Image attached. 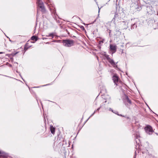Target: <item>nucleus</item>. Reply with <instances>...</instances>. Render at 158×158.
Returning a JSON list of instances; mask_svg holds the SVG:
<instances>
[{"label":"nucleus","instance_id":"8fccbe9b","mask_svg":"<svg viewBox=\"0 0 158 158\" xmlns=\"http://www.w3.org/2000/svg\"><path fill=\"white\" fill-rule=\"evenodd\" d=\"M42 39L43 40H44V39H46V38H44V37H42Z\"/></svg>","mask_w":158,"mask_h":158},{"label":"nucleus","instance_id":"6ab92c4d","mask_svg":"<svg viewBox=\"0 0 158 158\" xmlns=\"http://www.w3.org/2000/svg\"><path fill=\"white\" fill-rule=\"evenodd\" d=\"M38 39L39 38L35 35H33L31 38V40H32L37 41L38 40Z\"/></svg>","mask_w":158,"mask_h":158},{"label":"nucleus","instance_id":"412c9836","mask_svg":"<svg viewBox=\"0 0 158 158\" xmlns=\"http://www.w3.org/2000/svg\"><path fill=\"white\" fill-rule=\"evenodd\" d=\"M48 37H52V38H53L54 36V33H50L48 35H46Z\"/></svg>","mask_w":158,"mask_h":158},{"label":"nucleus","instance_id":"603ef678","mask_svg":"<svg viewBox=\"0 0 158 158\" xmlns=\"http://www.w3.org/2000/svg\"><path fill=\"white\" fill-rule=\"evenodd\" d=\"M95 2L97 4L98 3L97 2V0H94Z\"/></svg>","mask_w":158,"mask_h":158},{"label":"nucleus","instance_id":"9b49d317","mask_svg":"<svg viewBox=\"0 0 158 158\" xmlns=\"http://www.w3.org/2000/svg\"><path fill=\"white\" fill-rule=\"evenodd\" d=\"M119 19V14L117 12H116L114 13V16L112 20V22H113V23H114L116 20L118 21V19Z\"/></svg>","mask_w":158,"mask_h":158},{"label":"nucleus","instance_id":"c9c22d12","mask_svg":"<svg viewBox=\"0 0 158 158\" xmlns=\"http://www.w3.org/2000/svg\"><path fill=\"white\" fill-rule=\"evenodd\" d=\"M89 118H90L89 117V118L85 122L84 125L88 121V120L89 119Z\"/></svg>","mask_w":158,"mask_h":158},{"label":"nucleus","instance_id":"423d86ee","mask_svg":"<svg viewBox=\"0 0 158 158\" xmlns=\"http://www.w3.org/2000/svg\"><path fill=\"white\" fill-rule=\"evenodd\" d=\"M117 46L116 45L110 44V49L112 52V54L115 53L117 51Z\"/></svg>","mask_w":158,"mask_h":158},{"label":"nucleus","instance_id":"a878e982","mask_svg":"<svg viewBox=\"0 0 158 158\" xmlns=\"http://www.w3.org/2000/svg\"><path fill=\"white\" fill-rule=\"evenodd\" d=\"M50 85V84H46L45 85H41L40 86L35 87H34V88H39V87H40L46 86H47V85Z\"/></svg>","mask_w":158,"mask_h":158},{"label":"nucleus","instance_id":"6e6552de","mask_svg":"<svg viewBox=\"0 0 158 158\" xmlns=\"http://www.w3.org/2000/svg\"><path fill=\"white\" fill-rule=\"evenodd\" d=\"M112 78L114 84L117 85V83H118L119 79V77L118 75L116 74H114V75L112 76Z\"/></svg>","mask_w":158,"mask_h":158},{"label":"nucleus","instance_id":"4be33fe9","mask_svg":"<svg viewBox=\"0 0 158 158\" xmlns=\"http://www.w3.org/2000/svg\"><path fill=\"white\" fill-rule=\"evenodd\" d=\"M109 110L110 111H111L113 113L115 114H118V112L117 111H114L111 108H110L109 109Z\"/></svg>","mask_w":158,"mask_h":158},{"label":"nucleus","instance_id":"1a4fd4ad","mask_svg":"<svg viewBox=\"0 0 158 158\" xmlns=\"http://www.w3.org/2000/svg\"><path fill=\"white\" fill-rule=\"evenodd\" d=\"M120 27L122 29H126L127 28V26L126 24V23L124 21H122L120 22L119 24Z\"/></svg>","mask_w":158,"mask_h":158},{"label":"nucleus","instance_id":"3c124183","mask_svg":"<svg viewBox=\"0 0 158 158\" xmlns=\"http://www.w3.org/2000/svg\"><path fill=\"white\" fill-rule=\"evenodd\" d=\"M9 66H10V67H11L12 66V65H11V64H9Z\"/></svg>","mask_w":158,"mask_h":158},{"label":"nucleus","instance_id":"20e7f679","mask_svg":"<svg viewBox=\"0 0 158 158\" xmlns=\"http://www.w3.org/2000/svg\"><path fill=\"white\" fill-rule=\"evenodd\" d=\"M38 6L41 9L42 12H45L46 11L44 3L41 0H36Z\"/></svg>","mask_w":158,"mask_h":158},{"label":"nucleus","instance_id":"f704fd0d","mask_svg":"<svg viewBox=\"0 0 158 158\" xmlns=\"http://www.w3.org/2000/svg\"><path fill=\"white\" fill-rule=\"evenodd\" d=\"M6 56H8V57H10V56H11V55H10V54H6Z\"/></svg>","mask_w":158,"mask_h":158},{"label":"nucleus","instance_id":"864d4df0","mask_svg":"<svg viewBox=\"0 0 158 158\" xmlns=\"http://www.w3.org/2000/svg\"><path fill=\"white\" fill-rule=\"evenodd\" d=\"M15 64H18V63L17 62H14V63Z\"/></svg>","mask_w":158,"mask_h":158},{"label":"nucleus","instance_id":"9d476101","mask_svg":"<svg viewBox=\"0 0 158 158\" xmlns=\"http://www.w3.org/2000/svg\"><path fill=\"white\" fill-rule=\"evenodd\" d=\"M123 102L126 105V102H127L130 104L131 103V102L128 96L126 94H125V96L123 98Z\"/></svg>","mask_w":158,"mask_h":158},{"label":"nucleus","instance_id":"0e129e2a","mask_svg":"<svg viewBox=\"0 0 158 158\" xmlns=\"http://www.w3.org/2000/svg\"><path fill=\"white\" fill-rule=\"evenodd\" d=\"M106 102V101L105 102Z\"/></svg>","mask_w":158,"mask_h":158},{"label":"nucleus","instance_id":"bf43d9fd","mask_svg":"<svg viewBox=\"0 0 158 158\" xmlns=\"http://www.w3.org/2000/svg\"><path fill=\"white\" fill-rule=\"evenodd\" d=\"M156 134L157 135H158V133H156Z\"/></svg>","mask_w":158,"mask_h":158},{"label":"nucleus","instance_id":"72a5a7b5","mask_svg":"<svg viewBox=\"0 0 158 158\" xmlns=\"http://www.w3.org/2000/svg\"><path fill=\"white\" fill-rule=\"evenodd\" d=\"M107 31H108V32L109 33V35H110V33H111V31L110 30V29H107Z\"/></svg>","mask_w":158,"mask_h":158},{"label":"nucleus","instance_id":"2f4dec72","mask_svg":"<svg viewBox=\"0 0 158 158\" xmlns=\"http://www.w3.org/2000/svg\"><path fill=\"white\" fill-rule=\"evenodd\" d=\"M117 114V115H118V116H122V117H125L123 115L121 114H119L118 113V114Z\"/></svg>","mask_w":158,"mask_h":158},{"label":"nucleus","instance_id":"ddd939ff","mask_svg":"<svg viewBox=\"0 0 158 158\" xmlns=\"http://www.w3.org/2000/svg\"><path fill=\"white\" fill-rule=\"evenodd\" d=\"M8 156V154L4 152L0 151V156L4 158H5L7 157Z\"/></svg>","mask_w":158,"mask_h":158},{"label":"nucleus","instance_id":"4d7b16f0","mask_svg":"<svg viewBox=\"0 0 158 158\" xmlns=\"http://www.w3.org/2000/svg\"><path fill=\"white\" fill-rule=\"evenodd\" d=\"M100 8H99V10H98V12H99V11H100Z\"/></svg>","mask_w":158,"mask_h":158},{"label":"nucleus","instance_id":"2eb2a0df","mask_svg":"<svg viewBox=\"0 0 158 158\" xmlns=\"http://www.w3.org/2000/svg\"><path fill=\"white\" fill-rule=\"evenodd\" d=\"M50 10L52 13L54 15H56V10L54 7H52L50 9Z\"/></svg>","mask_w":158,"mask_h":158},{"label":"nucleus","instance_id":"cd10ccee","mask_svg":"<svg viewBox=\"0 0 158 158\" xmlns=\"http://www.w3.org/2000/svg\"><path fill=\"white\" fill-rule=\"evenodd\" d=\"M149 156H150V158H156V157H155L154 156H153L151 154H149Z\"/></svg>","mask_w":158,"mask_h":158},{"label":"nucleus","instance_id":"a18cd8bd","mask_svg":"<svg viewBox=\"0 0 158 158\" xmlns=\"http://www.w3.org/2000/svg\"><path fill=\"white\" fill-rule=\"evenodd\" d=\"M148 108H149V109H150V110L151 111H152L153 112V113H154L155 114H155L154 112H153V111H152V110L150 109V107H148Z\"/></svg>","mask_w":158,"mask_h":158},{"label":"nucleus","instance_id":"c85d7f7f","mask_svg":"<svg viewBox=\"0 0 158 158\" xmlns=\"http://www.w3.org/2000/svg\"><path fill=\"white\" fill-rule=\"evenodd\" d=\"M96 112V110H95L94 112L91 114V115L89 117L90 118L91 117L93 116L95 113Z\"/></svg>","mask_w":158,"mask_h":158},{"label":"nucleus","instance_id":"49530a36","mask_svg":"<svg viewBox=\"0 0 158 158\" xmlns=\"http://www.w3.org/2000/svg\"><path fill=\"white\" fill-rule=\"evenodd\" d=\"M5 52H0V54L4 53Z\"/></svg>","mask_w":158,"mask_h":158},{"label":"nucleus","instance_id":"c756f323","mask_svg":"<svg viewBox=\"0 0 158 158\" xmlns=\"http://www.w3.org/2000/svg\"><path fill=\"white\" fill-rule=\"evenodd\" d=\"M42 127L43 128H42V130H43V131H45L46 130V127Z\"/></svg>","mask_w":158,"mask_h":158},{"label":"nucleus","instance_id":"58836bf2","mask_svg":"<svg viewBox=\"0 0 158 158\" xmlns=\"http://www.w3.org/2000/svg\"><path fill=\"white\" fill-rule=\"evenodd\" d=\"M97 47L98 48L100 49L101 48V45H98L97 46Z\"/></svg>","mask_w":158,"mask_h":158},{"label":"nucleus","instance_id":"f03ea898","mask_svg":"<svg viewBox=\"0 0 158 158\" xmlns=\"http://www.w3.org/2000/svg\"><path fill=\"white\" fill-rule=\"evenodd\" d=\"M62 43L64 46L66 47H70L73 46L74 41L72 40L66 39L62 40Z\"/></svg>","mask_w":158,"mask_h":158},{"label":"nucleus","instance_id":"79ce46f5","mask_svg":"<svg viewBox=\"0 0 158 158\" xmlns=\"http://www.w3.org/2000/svg\"><path fill=\"white\" fill-rule=\"evenodd\" d=\"M141 151L143 154H144L145 153V152L144 151H143L142 149H141Z\"/></svg>","mask_w":158,"mask_h":158},{"label":"nucleus","instance_id":"f3484780","mask_svg":"<svg viewBox=\"0 0 158 158\" xmlns=\"http://www.w3.org/2000/svg\"><path fill=\"white\" fill-rule=\"evenodd\" d=\"M31 47V46H29L28 44L27 43L24 46V50L25 52L29 48Z\"/></svg>","mask_w":158,"mask_h":158},{"label":"nucleus","instance_id":"13d9d810","mask_svg":"<svg viewBox=\"0 0 158 158\" xmlns=\"http://www.w3.org/2000/svg\"><path fill=\"white\" fill-rule=\"evenodd\" d=\"M138 141H139V142L140 141L139 139H138Z\"/></svg>","mask_w":158,"mask_h":158},{"label":"nucleus","instance_id":"37998d69","mask_svg":"<svg viewBox=\"0 0 158 158\" xmlns=\"http://www.w3.org/2000/svg\"><path fill=\"white\" fill-rule=\"evenodd\" d=\"M66 31L67 32L68 34L69 35V34H70L69 32H68V30L67 29L66 30Z\"/></svg>","mask_w":158,"mask_h":158},{"label":"nucleus","instance_id":"09e8293b","mask_svg":"<svg viewBox=\"0 0 158 158\" xmlns=\"http://www.w3.org/2000/svg\"><path fill=\"white\" fill-rule=\"evenodd\" d=\"M7 37L8 38H9V41H10V42H12V41H11V40L10 39V38H9L8 37Z\"/></svg>","mask_w":158,"mask_h":158},{"label":"nucleus","instance_id":"680f3d73","mask_svg":"<svg viewBox=\"0 0 158 158\" xmlns=\"http://www.w3.org/2000/svg\"><path fill=\"white\" fill-rule=\"evenodd\" d=\"M138 153H139V150H138Z\"/></svg>","mask_w":158,"mask_h":158},{"label":"nucleus","instance_id":"de8ad7c7","mask_svg":"<svg viewBox=\"0 0 158 158\" xmlns=\"http://www.w3.org/2000/svg\"><path fill=\"white\" fill-rule=\"evenodd\" d=\"M83 117L82 118H81V122L83 120Z\"/></svg>","mask_w":158,"mask_h":158},{"label":"nucleus","instance_id":"4468645a","mask_svg":"<svg viewBox=\"0 0 158 158\" xmlns=\"http://www.w3.org/2000/svg\"><path fill=\"white\" fill-rule=\"evenodd\" d=\"M120 29H119L118 28H115V31L116 33L115 35H117V36H119L121 34V32L120 31Z\"/></svg>","mask_w":158,"mask_h":158},{"label":"nucleus","instance_id":"393cba45","mask_svg":"<svg viewBox=\"0 0 158 158\" xmlns=\"http://www.w3.org/2000/svg\"><path fill=\"white\" fill-rule=\"evenodd\" d=\"M18 53V52H16L15 53H13L10 54L11 56H12L13 57L16 54H17Z\"/></svg>","mask_w":158,"mask_h":158},{"label":"nucleus","instance_id":"39448f33","mask_svg":"<svg viewBox=\"0 0 158 158\" xmlns=\"http://www.w3.org/2000/svg\"><path fill=\"white\" fill-rule=\"evenodd\" d=\"M144 129L146 132L149 135L152 134V132H154L152 127L150 125H147L144 128Z\"/></svg>","mask_w":158,"mask_h":158},{"label":"nucleus","instance_id":"ea45409f","mask_svg":"<svg viewBox=\"0 0 158 158\" xmlns=\"http://www.w3.org/2000/svg\"><path fill=\"white\" fill-rule=\"evenodd\" d=\"M71 37L73 39H74L75 38H77V37L76 36H74V35L72 37L71 36Z\"/></svg>","mask_w":158,"mask_h":158},{"label":"nucleus","instance_id":"a211bd4d","mask_svg":"<svg viewBox=\"0 0 158 158\" xmlns=\"http://www.w3.org/2000/svg\"><path fill=\"white\" fill-rule=\"evenodd\" d=\"M50 130L51 133L52 134H54L55 133V128L53 126H51L50 127Z\"/></svg>","mask_w":158,"mask_h":158},{"label":"nucleus","instance_id":"6e6d98bb","mask_svg":"<svg viewBox=\"0 0 158 158\" xmlns=\"http://www.w3.org/2000/svg\"><path fill=\"white\" fill-rule=\"evenodd\" d=\"M126 74L127 75V72H126Z\"/></svg>","mask_w":158,"mask_h":158},{"label":"nucleus","instance_id":"338daca9","mask_svg":"<svg viewBox=\"0 0 158 158\" xmlns=\"http://www.w3.org/2000/svg\"><path fill=\"white\" fill-rule=\"evenodd\" d=\"M47 44H48V42H47Z\"/></svg>","mask_w":158,"mask_h":158},{"label":"nucleus","instance_id":"69168bd1","mask_svg":"<svg viewBox=\"0 0 158 158\" xmlns=\"http://www.w3.org/2000/svg\"><path fill=\"white\" fill-rule=\"evenodd\" d=\"M147 151H148V150H147Z\"/></svg>","mask_w":158,"mask_h":158},{"label":"nucleus","instance_id":"7c9ffc66","mask_svg":"<svg viewBox=\"0 0 158 158\" xmlns=\"http://www.w3.org/2000/svg\"><path fill=\"white\" fill-rule=\"evenodd\" d=\"M16 72H17V73H19V75H20V76L23 79V81H24V82H25V81L24 80H23V78H22V77L21 76V74H20V72H19H19H18V71H16Z\"/></svg>","mask_w":158,"mask_h":158},{"label":"nucleus","instance_id":"052dcab7","mask_svg":"<svg viewBox=\"0 0 158 158\" xmlns=\"http://www.w3.org/2000/svg\"><path fill=\"white\" fill-rule=\"evenodd\" d=\"M79 19H80V20H81V19L80 18H79Z\"/></svg>","mask_w":158,"mask_h":158},{"label":"nucleus","instance_id":"a19ab883","mask_svg":"<svg viewBox=\"0 0 158 158\" xmlns=\"http://www.w3.org/2000/svg\"><path fill=\"white\" fill-rule=\"evenodd\" d=\"M96 19H95L94 21L92 22V23H91V24H93L96 21Z\"/></svg>","mask_w":158,"mask_h":158},{"label":"nucleus","instance_id":"4c0bfd02","mask_svg":"<svg viewBox=\"0 0 158 158\" xmlns=\"http://www.w3.org/2000/svg\"><path fill=\"white\" fill-rule=\"evenodd\" d=\"M10 60L11 61H13V57H10Z\"/></svg>","mask_w":158,"mask_h":158},{"label":"nucleus","instance_id":"5fc2aeb1","mask_svg":"<svg viewBox=\"0 0 158 158\" xmlns=\"http://www.w3.org/2000/svg\"><path fill=\"white\" fill-rule=\"evenodd\" d=\"M53 103H55V104H56V105H57V104L55 102H53Z\"/></svg>","mask_w":158,"mask_h":158},{"label":"nucleus","instance_id":"e2e57ef3","mask_svg":"<svg viewBox=\"0 0 158 158\" xmlns=\"http://www.w3.org/2000/svg\"><path fill=\"white\" fill-rule=\"evenodd\" d=\"M147 106H148V107H149L148 105H147Z\"/></svg>","mask_w":158,"mask_h":158},{"label":"nucleus","instance_id":"7ed1b4c3","mask_svg":"<svg viewBox=\"0 0 158 158\" xmlns=\"http://www.w3.org/2000/svg\"><path fill=\"white\" fill-rule=\"evenodd\" d=\"M144 7L146 8L148 14L152 15L154 13V10L151 4L144 5Z\"/></svg>","mask_w":158,"mask_h":158},{"label":"nucleus","instance_id":"473e14b6","mask_svg":"<svg viewBox=\"0 0 158 158\" xmlns=\"http://www.w3.org/2000/svg\"><path fill=\"white\" fill-rule=\"evenodd\" d=\"M101 107V106H100L96 110H96V112L99 111Z\"/></svg>","mask_w":158,"mask_h":158},{"label":"nucleus","instance_id":"dca6fc26","mask_svg":"<svg viewBox=\"0 0 158 158\" xmlns=\"http://www.w3.org/2000/svg\"><path fill=\"white\" fill-rule=\"evenodd\" d=\"M137 26L139 27L141 24V22L138 19H135L134 22Z\"/></svg>","mask_w":158,"mask_h":158},{"label":"nucleus","instance_id":"b1692460","mask_svg":"<svg viewBox=\"0 0 158 158\" xmlns=\"http://www.w3.org/2000/svg\"><path fill=\"white\" fill-rule=\"evenodd\" d=\"M143 1L146 3V5H148L149 4H150L149 3V0H143Z\"/></svg>","mask_w":158,"mask_h":158},{"label":"nucleus","instance_id":"f8f14e48","mask_svg":"<svg viewBox=\"0 0 158 158\" xmlns=\"http://www.w3.org/2000/svg\"><path fill=\"white\" fill-rule=\"evenodd\" d=\"M139 136L137 135H135V140L136 142L137 145L135 146V148L136 149H141L140 147V144L139 142H138L136 140V139H139Z\"/></svg>","mask_w":158,"mask_h":158},{"label":"nucleus","instance_id":"0eeeda50","mask_svg":"<svg viewBox=\"0 0 158 158\" xmlns=\"http://www.w3.org/2000/svg\"><path fill=\"white\" fill-rule=\"evenodd\" d=\"M135 8L136 11H139L142 9V7H144V5H141L138 2L135 3Z\"/></svg>","mask_w":158,"mask_h":158},{"label":"nucleus","instance_id":"aec40b11","mask_svg":"<svg viewBox=\"0 0 158 158\" xmlns=\"http://www.w3.org/2000/svg\"><path fill=\"white\" fill-rule=\"evenodd\" d=\"M137 27V26L136 25V24H135V23L134 22L132 24L130 28L132 30L133 29L136 28Z\"/></svg>","mask_w":158,"mask_h":158},{"label":"nucleus","instance_id":"bb28decb","mask_svg":"<svg viewBox=\"0 0 158 158\" xmlns=\"http://www.w3.org/2000/svg\"><path fill=\"white\" fill-rule=\"evenodd\" d=\"M80 28H81V29L82 30H83V31H85V28L83 26H81V27H80Z\"/></svg>","mask_w":158,"mask_h":158},{"label":"nucleus","instance_id":"c03bdc74","mask_svg":"<svg viewBox=\"0 0 158 158\" xmlns=\"http://www.w3.org/2000/svg\"><path fill=\"white\" fill-rule=\"evenodd\" d=\"M148 108H149V109H150V110L151 111H152L153 112V113H154L155 114H155L154 112H153V111H152V110L150 109V107H148Z\"/></svg>","mask_w":158,"mask_h":158},{"label":"nucleus","instance_id":"f257e3e1","mask_svg":"<svg viewBox=\"0 0 158 158\" xmlns=\"http://www.w3.org/2000/svg\"><path fill=\"white\" fill-rule=\"evenodd\" d=\"M104 56L105 57L106 59L108 60V62L113 66L116 69L120 70V69L118 67L117 65L118 62H115L114 60L111 59L109 56L106 54L104 55Z\"/></svg>","mask_w":158,"mask_h":158},{"label":"nucleus","instance_id":"5701e85b","mask_svg":"<svg viewBox=\"0 0 158 158\" xmlns=\"http://www.w3.org/2000/svg\"><path fill=\"white\" fill-rule=\"evenodd\" d=\"M105 41L104 39H102V40H100L98 42V44L99 45H100L101 44H102L104 43V41Z\"/></svg>","mask_w":158,"mask_h":158},{"label":"nucleus","instance_id":"e433bc0d","mask_svg":"<svg viewBox=\"0 0 158 158\" xmlns=\"http://www.w3.org/2000/svg\"><path fill=\"white\" fill-rule=\"evenodd\" d=\"M136 151H135V155L134 156V158H136Z\"/></svg>","mask_w":158,"mask_h":158}]
</instances>
